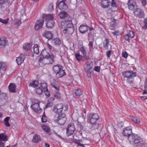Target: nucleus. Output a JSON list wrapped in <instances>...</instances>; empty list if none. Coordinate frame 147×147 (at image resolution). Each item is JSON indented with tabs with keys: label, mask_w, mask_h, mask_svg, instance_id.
<instances>
[{
	"label": "nucleus",
	"mask_w": 147,
	"mask_h": 147,
	"mask_svg": "<svg viewBox=\"0 0 147 147\" xmlns=\"http://www.w3.org/2000/svg\"><path fill=\"white\" fill-rule=\"evenodd\" d=\"M128 140L130 143L133 142L134 146L145 147L147 146L146 143L138 135L132 133L128 138Z\"/></svg>",
	"instance_id": "1"
},
{
	"label": "nucleus",
	"mask_w": 147,
	"mask_h": 147,
	"mask_svg": "<svg viewBox=\"0 0 147 147\" xmlns=\"http://www.w3.org/2000/svg\"><path fill=\"white\" fill-rule=\"evenodd\" d=\"M99 118V116L97 113L89 115L87 121L90 123L88 127L90 129L93 130L98 129L100 125L97 123V121Z\"/></svg>",
	"instance_id": "2"
},
{
	"label": "nucleus",
	"mask_w": 147,
	"mask_h": 147,
	"mask_svg": "<svg viewBox=\"0 0 147 147\" xmlns=\"http://www.w3.org/2000/svg\"><path fill=\"white\" fill-rule=\"evenodd\" d=\"M68 105L67 104L59 103L55 105L52 109V111L56 115H59L68 111Z\"/></svg>",
	"instance_id": "3"
},
{
	"label": "nucleus",
	"mask_w": 147,
	"mask_h": 147,
	"mask_svg": "<svg viewBox=\"0 0 147 147\" xmlns=\"http://www.w3.org/2000/svg\"><path fill=\"white\" fill-rule=\"evenodd\" d=\"M122 75L124 78H126L127 83L131 84L134 82V78L137 76V73L132 70H127L123 71Z\"/></svg>",
	"instance_id": "4"
},
{
	"label": "nucleus",
	"mask_w": 147,
	"mask_h": 147,
	"mask_svg": "<svg viewBox=\"0 0 147 147\" xmlns=\"http://www.w3.org/2000/svg\"><path fill=\"white\" fill-rule=\"evenodd\" d=\"M53 70L56 74V77L57 78L62 77L66 75L63 67L61 65L58 64L54 66L53 67Z\"/></svg>",
	"instance_id": "5"
},
{
	"label": "nucleus",
	"mask_w": 147,
	"mask_h": 147,
	"mask_svg": "<svg viewBox=\"0 0 147 147\" xmlns=\"http://www.w3.org/2000/svg\"><path fill=\"white\" fill-rule=\"evenodd\" d=\"M54 120L61 125L65 124L67 120L65 114L61 113L59 115H55L53 118Z\"/></svg>",
	"instance_id": "6"
},
{
	"label": "nucleus",
	"mask_w": 147,
	"mask_h": 147,
	"mask_svg": "<svg viewBox=\"0 0 147 147\" xmlns=\"http://www.w3.org/2000/svg\"><path fill=\"white\" fill-rule=\"evenodd\" d=\"M51 57L52 58V59L47 58H40L38 61L39 65L41 66H44L46 64L53 63L54 62V60L53 59V56H51Z\"/></svg>",
	"instance_id": "7"
},
{
	"label": "nucleus",
	"mask_w": 147,
	"mask_h": 147,
	"mask_svg": "<svg viewBox=\"0 0 147 147\" xmlns=\"http://www.w3.org/2000/svg\"><path fill=\"white\" fill-rule=\"evenodd\" d=\"M93 63L92 62L89 63L88 61L84 65V67L85 71L88 77H90L91 74L93 71L92 70Z\"/></svg>",
	"instance_id": "8"
},
{
	"label": "nucleus",
	"mask_w": 147,
	"mask_h": 147,
	"mask_svg": "<svg viewBox=\"0 0 147 147\" xmlns=\"http://www.w3.org/2000/svg\"><path fill=\"white\" fill-rule=\"evenodd\" d=\"M76 129L74 123H70L66 129V135L67 136H69L73 135Z\"/></svg>",
	"instance_id": "9"
},
{
	"label": "nucleus",
	"mask_w": 147,
	"mask_h": 147,
	"mask_svg": "<svg viewBox=\"0 0 147 147\" xmlns=\"http://www.w3.org/2000/svg\"><path fill=\"white\" fill-rule=\"evenodd\" d=\"M134 13L135 16L140 18H143L144 16V10L140 8L136 9L134 10Z\"/></svg>",
	"instance_id": "10"
},
{
	"label": "nucleus",
	"mask_w": 147,
	"mask_h": 147,
	"mask_svg": "<svg viewBox=\"0 0 147 147\" xmlns=\"http://www.w3.org/2000/svg\"><path fill=\"white\" fill-rule=\"evenodd\" d=\"M132 127L130 126L124 128L122 132V134L125 137L128 138L132 134Z\"/></svg>",
	"instance_id": "11"
},
{
	"label": "nucleus",
	"mask_w": 147,
	"mask_h": 147,
	"mask_svg": "<svg viewBox=\"0 0 147 147\" xmlns=\"http://www.w3.org/2000/svg\"><path fill=\"white\" fill-rule=\"evenodd\" d=\"M66 0H62L58 3L57 2V5L60 10H66L68 8V5L66 4Z\"/></svg>",
	"instance_id": "12"
},
{
	"label": "nucleus",
	"mask_w": 147,
	"mask_h": 147,
	"mask_svg": "<svg viewBox=\"0 0 147 147\" xmlns=\"http://www.w3.org/2000/svg\"><path fill=\"white\" fill-rule=\"evenodd\" d=\"M61 25L62 28H73V26L71 22L65 21L61 22Z\"/></svg>",
	"instance_id": "13"
},
{
	"label": "nucleus",
	"mask_w": 147,
	"mask_h": 147,
	"mask_svg": "<svg viewBox=\"0 0 147 147\" xmlns=\"http://www.w3.org/2000/svg\"><path fill=\"white\" fill-rule=\"evenodd\" d=\"M7 44L8 40L6 37H0V48H5Z\"/></svg>",
	"instance_id": "14"
},
{
	"label": "nucleus",
	"mask_w": 147,
	"mask_h": 147,
	"mask_svg": "<svg viewBox=\"0 0 147 147\" xmlns=\"http://www.w3.org/2000/svg\"><path fill=\"white\" fill-rule=\"evenodd\" d=\"M44 20L42 19H40L38 20L36 23L34 28L36 30H38L41 28L43 24Z\"/></svg>",
	"instance_id": "15"
},
{
	"label": "nucleus",
	"mask_w": 147,
	"mask_h": 147,
	"mask_svg": "<svg viewBox=\"0 0 147 147\" xmlns=\"http://www.w3.org/2000/svg\"><path fill=\"white\" fill-rule=\"evenodd\" d=\"M39 104L36 105L32 104L31 106V108L34 112L36 113H40L41 112L42 109L40 107Z\"/></svg>",
	"instance_id": "16"
},
{
	"label": "nucleus",
	"mask_w": 147,
	"mask_h": 147,
	"mask_svg": "<svg viewBox=\"0 0 147 147\" xmlns=\"http://www.w3.org/2000/svg\"><path fill=\"white\" fill-rule=\"evenodd\" d=\"M111 3L110 0H101V6L103 9L108 8L109 7Z\"/></svg>",
	"instance_id": "17"
},
{
	"label": "nucleus",
	"mask_w": 147,
	"mask_h": 147,
	"mask_svg": "<svg viewBox=\"0 0 147 147\" xmlns=\"http://www.w3.org/2000/svg\"><path fill=\"white\" fill-rule=\"evenodd\" d=\"M48 40L52 39L51 41V43L55 45H59L61 44V41L60 39L58 38H56L53 39H52L53 37H46Z\"/></svg>",
	"instance_id": "18"
},
{
	"label": "nucleus",
	"mask_w": 147,
	"mask_h": 147,
	"mask_svg": "<svg viewBox=\"0 0 147 147\" xmlns=\"http://www.w3.org/2000/svg\"><path fill=\"white\" fill-rule=\"evenodd\" d=\"M24 53H21L18 57L17 58L16 62L18 65H21L23 62L25 58Z\"/></svg>",
	"instance_id": "19"
},
{
	"label": "nucleus",
	"mask_w": 147,
	"mask_h": 147,
	"mask_svg": "<svg viewBox=\"0 0 147 147\" xmlns=\"http://www.w3.org/2000/svg\"><path fill=\"white\" fill-rule=\"evenodd\" d=\"M51 86H52L56 90H57V91H58L59 88V83L58 82L54 79H52L51 80Z\"/></svg>",
	"instance_id": "20"
},
{
	"label": "nucleus",
	"mask_w": 147,
	"mask_h": 147,
	"mask_svg": "<svg viewBox=\"0 0 147 147\" xmlns=\"http://www.w3.org/2000/svg\"><path fill=\"white\" fill-rule=\"evenodd\" d=\"M41 54L43 56V57L49 58L51 59H52V58L51 57V56H53V59H54L55 58L54 55L49 54L46 50H42L41 52Z\"/></svg>",
	"instance_id": "21"
},
{
	"label": "nucleus",
	"mask_w": 147,
	"mask_h": 147,
	"mask_svg": "<svg viewBox=\"0 0 147 147\" xmlns=\"http://www.w3.org/2000/svg\"><path fill=\"white\" fill-rule=\"evenodd\" d=\"M90 28L86 25H82L79 28L80 32L82 33H84L87 32Z\"/></svg>",
	"instance_id": "22"
},
{
	"label": "nucleus",
	"mask_w": 147,
	"mask_h": 147,
	"mask_svg": "<svg viewBox=\"0 0 147 147\" xmlns=\"http://www.w3.org/2000/svg\"><path fill=\"white\" fill-rule=\"evenodd\" d=\"M127 5L129 9L131 10H135L137 9V7L134 3L133 2L132 0H129L128 2Z\"/></svg>",
	"instance_id": "23"
},
{
	"label": "nucleus",
	"mask_w": 147,
	"mask_h": 147,
	"mask_svg": "<svg viewBox=\"0 0 147 147\" xmlns=\"http://www.w3.org/2000/svg\"><path fill=\"white\" fill-rule=\"evenodd\" d=\"M41 140V137L40 136L37 134H35L33 137L32 140L33 142L35 143H37Z\"/></svg>",
	"instance_id": "24"
},
{
	"label": "nucleus",
	"mask_w": 147,
	"mask_h": 147,
	"mask_svg": "<svg viewBox=\"0 0 147 147\" xmlns=\"http://www.w3.org/2000/svg\"><path fill=\"white\" fill-rule=\"evenodd\" d=\"M16 86L15 84L10 83L9 86L8 88L10 92H16Z\"/></svg>",
	"instance_id": "25"
},
{
	"label": "nucleus",
	"mask_w": 147,
	"mask_h": 147,
	"mask_svg": "<svg viewBox=\"0 0 147 147\" xmlns=\"http://www.w3.org/2000/svg\"><path fill=\"white\" fill-rule=\"evenodd\" d=\"M8 97L7 94L4 93L0 94V102L1 101H6Z\"/></svg>",
	"instance_id": "26"
},
{
	"label": "nucleus",
	"mask_w": 147,
	"mask_h": 147,
	"mask_svg": "<svg viewBox=\"0 0 147 147\" xmlns=\"http://www.w3.org/2000/svg\"><path fill=\"white\" fill-rule=\"evenodd\" d=\"M74 91L76 96L77 97L80 96L83 93L82 91L80 88L75 89L74 90Z\"/></svg>",
	"instance_id": "27"
},
{
	"label": "nucleus",
	"mask_w": 147,
	"mask_h": 147,
	"mask_svg": "<svg viewBox=\"0 0 147 147\" xmlns=\"http://www.w3.org/2000/svg\"><path fill=\"white\" fill-rule=\"evenodd\" d=\"M54 22L53 20H50L49 21L46 22V26L48 28H52L54 25Z\"/></svg>",
	"instance_id": "28"
},
{
	"label": "nucleus",
	"mask_w": 147,
	"mask_h": 147,
	"mask_svg": "<svg viewBox=\"0 0 147 147\" xmlns=\"http://www.w3.org/2000/svg\"><path fill=\"white\" fill-rule=\"evenodd\" d=\"M7 140V136L4 133L0 134V141H6Z\"/></svg>",
	"instance_id": "29"
},
{
	"label": "nucleus",
	"mask_w": 147,
	"mask_h": 147,
	"mask_svg": "<svg viewBox=\"0 0 147 147\" xmlns=\"http://www.w3.org/2000/svg\"><path fill=\"white\" fill-rule=\"evenodd\" d=\"M42 35L44 37H52L53 36L51 32L46 30L44 31Z\"/></svg>",
	"instance_id": "30"
},
{
	"label": "nucleus",
	"mask_w": 147,
	"mask_h": 147,
	"mask_svg": "<svg viewBox=\"0 0 147 147\" xmlns=\"http://www.w3.org/2000/svg\"><path fill=\"white\" fill-rule=\"evenodd\" d=\"M39 87L41 88L43 91H47L48 90L47 84L45 82L41 83Z\"/></svg>",
	"instance_id": "31"
},
{
	"label": "nucleus",
	"mask_w": 147,
	"mask_h": 147,
	"mask_svg": "<svg viewBox=\"0 0 147 147\" xmlns=\"http://www.w3.org/2000/svg\"><path fill=\"white\" fill-rule=\"evenodd\" d=\"M43 20H45V21L47 22L50 20H53V17L52 14L46 15L43 18Z\"/></svg>",
	"instance_id": "32"
},
{
	"label": "nucleus",
	"mask_w": 147,
	"mask_h": 147,
	"mask_svg": "<svg viewBox=\"0 0 147 147\" xmlns=\"http://www.w3.org/2000/svg\"><path fill=\"white\" fill-rule=\"evenodd\" d=\"M109 39L106 38L105 40L103 42V46L104 48L106 49H107L108 48L109 45Z\"/></svg>",
	"instance_id": "33"
},
{
	"label": "nucleus",
	"mask_w": 147,
	"mask_h": 147,
	"mask_svg": "<svg viewBox=\"0 0 147 147\" xmlns=\"http://www.w3.org/2000/svg\"><path fill=\"white\" fill-rule=\"evenodd\" d=\"M68 15L67 13L65 11H63L60 12L59 14V16L61 19H64Z\"/></svg>",
	"instance_id": "34"
},
{
	"label": "nucleus",
	"mask_w": 147,
	"mask_h": 147,
	"mask_svg": "<svg viewBox=\"0 0 147 147\" xmlns=\"http://www.w3.org/2000/svg\"><path fill=\"white\" fill-rule=\"evenodd\" d=\"M23 49L26 50H30L31 48V44L30 43H26L23 45Z\"/></svg>",
	"instance_id": "35"
},
{
	"label": "nucleus",
	"mask_w": 147,
	"mask_h": 147,
	"mask_svg": "<svg viewBox=\"0 0 147 147\" xmlns=\"http://www.w3.org/2000/svg\"><path fill=\"white\" fill-rule=\"evenodd\" d=\"M54 98L51 97L49 100L47 106L49 107H51L53 105V101L54 100Z\"/></svg>",
	"instance_id": "36"
},
{
	"label": "nucleus",
	"mask_w": 147,
	"mask_h": 147,
	"mask_svg": "<svg viewBox=\"0 0 147 147\" xmlns=\"http://www.w3.org/2000/svg\"><path fill=\"white\" fill-rule=\"evenodd\" d=\"M6 65L5 63L3 61H0V69H1L3 71L6 70Z\"/></svg>",
	"instance_id": "37"
},
{
	"label": "nucleus",
	"mask_w": 147,
	"mask_h": 147,
	"mask_svg": "<svg viewBox=\"0 0 147 147\" xmlns=\"http://www.w3.org/2000/svg\"><path fill=\"white\" fill-rule=\"evenodd\" d=\"M33 50L34 53L36 54H38L39 53V48L38 45L36 44L34 45L33 48Z\"/></svg>",
	"instance_id": "38"
},
{
	"label": "nucleus",
	"mask_w": 147,
	"mask_h": 147,
	"mask_svg": "<svg viewBox=\"0 0 147 147\" xmlns=\"http://www.w3.org/2000/svg\"><path fill=\"white\" fill-rule=\"evenodd\" d=\"M41 127L43 130L47 133L49 132L50 131L49 128L47 125H42Z\"/></svg>",
	"instance_id": "39"
},
{
	"label": "nucleus",
	"mask_w": 147,
	"mask_h": 147,
	"mask_svg": "<svg viewBox=\"0 0 147 147\" xmlns=\"http://www.w3.org/2000/svg\"><path fill=\"white\" fill-rule=\"evenodd\" d=\"M144 26L142 27V28L144 30L147 29V18H145L143 20Z\"/></svg>",
	"instance_id": "40"
},
{
	"label": "nucleus",
	"mask_w": 147,
	"mask_h": 147,
	"mask_svg": "<svg viewBox=\"0 0 147 147\" xmlns=\"http://www.w3.org/2000/svg\"><path fill=\"white\" fill-rule=\"evenodd\" d=\"M9 117H7L5 118L4 119L5 125L7 127H9L10 126V125L9 122Z\"/></svg>",
	"instance_id": "41"
},
{
	"label": "nucleus",
	"mask_w": 147,
	"mask_h": 147,
	"mask_svg": "<svg viewBox=\"0 0 147 147\" xmlns=\"http://www.w3.org/2000/svg\"><path fill=\"white\" fill-rule=\"evenodd\" d=\"M89 29V32L88 33V36L89 37H91L92 36H94V29H93V28H90Z\"/></svg>",
	"instance_id": "42"
},
{
	"label": "nucleus",
	"mask_w": 147,
	"mask_h": 147,
	"mask_svg": "<svg viewBox=\"0 0 147 147\" xmlns=\"http://www.w3.org/2000/svg\"><path fill=\"white\" fill-rule=\"evenodd\" d=\"M35 91L37 94H40L42 93L43 90L41 88L38 87L35 89Z\"/></svg>",
	"instance_id": "43"
},
{
	"label": "nucleus",
	"mask_w": 147,
	"mask_h": 147,
	"mask_svg": "<svg viewBox=\"0 0 147 147\" xmlns=\"http://www.w3.org/2000/svg\"><path fill=\"white\" fill-rule=\"evenodd\" d=\"M74 141L75 143L77 144L78 145V146L82 147H84V144L80 143V142L81 141V140L75 139L74 140Z\"/></svg>",
	"instance_id": "44"
},
{
	"label": "nucleus",
	"mask_w": 147,
	"mask_h": 147,
	"mask_svg": "<svg viewBox=\"0 0 147 147\" xmlns=\"http://www.w3.org/2000/svg\"><path fill=\"white\" fill-rule=\"evenodd\" d=\"M131 119L133 121L136 123L139 124L140 122V120L136 117H132L131 118Z\"/></svg>",
	"instance_id": "45"
},
{
	"label": "nucleus",
	"mask_w": 147,
	"mask_h": 147,
	"mask_svg": "<svg viewBox=\"0 0 147 147\" xmlns=\"http://www.w3.org/2000/svg\"><path fill=\"white\" fill-rule=\"evenodd\" d=\"M66 29L67 31V34L69 35L71 34L74 31L73 28H67Z\"/></svg>",
	"instance_id": "46"
},
{
	"label": "nucleus",
	"mask_w": 147,
	"mask_h": 147,
	"mask_svg": "<svg viewBox=\"0 0 147 147\" xmlns=\"http://www.w3.org/2000/svg\"><path fill=\"white\" fill-rule=\"evenodd\" d=\"M47 47L51 51L53 52H55L56 51V50L54 48L50 45L48 43H47Z\"/></svg>",
	"instance_id": "47"
},
{
	"label": "nucleus",
	"mask_w": 147,
	"mask_h": 147,
	"mask_svg": "<svg viewBox=\"0 0 147 147\" xmlns=\"http://www.w3.org/2000/svg\"><path fill=\"white\" fill-rule=\"evenodd\" d=\"M54 96L57 98L59 99L61 98V96L59 92V91L56 90L55 92L54 93Z\"/></svg>",
	"instance_id": "48"
},
{
	"label": "nucleus",
	"mask_w": 147,
	"mask_h": 147,
	"mask_svg": "<svg viewBox=\"0 0 147 147\" xmlns=\"http://www.w3.org/2000/svg\"><path fill=\"white\" fill-rule=\"evenodd\" d=\"M32 104L36 105L37 104H40V102L39 100L36 98H33L31 100Z\"/></svg>",
	"instance_id": "49"
},
{
	"label": "nucleus",
	"mask_w": 147,
	"mask_h": 147,
	"mask_svg": "<svg viewBox=\"0 0 147 147\" xmlns=\"http://www.w3.org/2000/svg\"><path fill=\"white\" fill-rule=\"evenodd\" d=\"M9 2L7 0H0V4L2 5H8Z\"/></svg>",
	"instance_id": "50"
},
{
	"label": "nucleus",
	"mask_w": 147,
	"mask_h": 147,
	"mask_svg": "<svg viewBox=\"0 0 147 147\" xmlns=\"http://www.w3.org/2000/svg\"><path fill=\"white\" fill-rule=\"evenodd\" d=\"M75 56L77 60L78 61H80L82 59V57L79 53H76L75 54Z\"/></svg>",
	"instance_id": "51"
},
{
	"label": "nucleus",
	"mask_w": 147,
	"mask_h": 147,
	"mask_svg": "<svg viewBox=\"0 0 147 147\" xmlns=\"http://www.w3.org/2000/svg\"><path fill=\"white\" fill-rule=\"evenodd\" d=\"M38 82L37 81H35L32 82V83H31L30 85L33 87H36L38 86Z\"/></svg>",
	"instance_id": "52"
},
{
	"label": "nucleus",
	"mask_w": 147,
	"mask_h": 147,
	"mask_svg": "<svg viewBox=\"0 0 147 147\" xmlns=\"http://www.w3.org/2000/svg\"><path fill=\"white\" fill-rule=\"evenodd\" d=\"M80 51L83 54L84 56L85 57L86 56V51L83 46L80 48Z\"/></svg>",
	"instance_id": "53"
},
{
	"label": "nucleus",
	"mask_w": 147,
	"mask_h": 147,
	"mask_svg": "<svg viewBox=\"0 0 147 147\" xmlns=\"http://www.w3.org/2000/svg\"><path fill=\"white\" fill-rule=\"evenodd\" d=\"M128 36V37H134L135 35L134 32L133 31H130L128 34L126 35Z\"/></svg>",
	"instance_id": "54"
},
{
	"label": "nucleus",
	"mask_w": 147,
	"mask_h": 147,
	"mask_svg": "<svg viewBox=\"0 0 147 147\" xmlns=\"http://www.w3.org/2000/svg\"><path fill=\"white\" fill-rule=\"evenodd\" d=\"M112 1L111 3V5L112 7H115L117 9V7L116 3L114 1V0H112Z\"/></svg>",
	"instance_id": "55"
},
{
	"label": "nucleus",
	"mask_w": 147,
	"mask_h": 147,
	"mask_svg": "<svg viewBox=\"0 0 147 147\" xmlns=\"http://www.w3.org/2000/svg\"><path fill=\"white\" fill-rule=\"evenodd\" d=\"M41 121L42 123L45 122L47 121V117L45 115L42 116L41 118Z\"/></svg>",
	"instance_id": "56"
},
{
	"label": "nucleus",
	"mask_w": 147,
	"mask_h": 147,
	"mask_svg": "<svg viewBox=\"0 0 147 147\" xmlns=\"http://www.w3.org/2000/svg\"><path fill=\"white\" fill-rule=\"evenodd\" d=\"M8 19L6 20H3L0 18V22H1L4 24H7L8 22Z\"/></svg>",
	"instance_id": "57"
},
{
	"label": "nucleus",
	"mask_w": 147,
	"mask_h": 147,
	"mask_svg": "<svg viewBox=\"0 0 147 147\" xmlns=\"http://www.w3.org/2000/svg\"><path fill=\"white\" fill-rule=\"evenodd\" d=\"M53 3L50 4L49 6V11H51L53 9Z\"/></svg>",
	"instance_id": "58"
},
{
	"label": "nucleus",
	"mask_w": 147,
	"mask_h": 147,
	"mask_svg": "<svg viewBox=\"0 0 147 147\" xmlns=\"http://www.w3.org/2000/svg\"><path fill=\"white\" fill-rule=\"evenodd\" d=\"M113 34H114V36H119L121 34L120 32L119 31H116L113 32Z\"/></svg>",
	"instance_id": "59"
},
{
	"label": "nucleus",
	"mask_w": 147,
	"mask_h": 147,
	"mask_svg": "<svg viewBox=\"0 0 147 147\" xmlns=\"http://www.w3.org/2000/svg\"><path fill=\"white\" fill-rule=\"evenodd\" d=\"M122 55L123 57L126 58L128 56V54L126 52L124 51L122 52Z\"/></svg>",
	"instance_id": "60"
},
{
	"label": "nucleus",
	"mask_w": 147,
	"mask_h": 147,
	"mask_svg": "<svg viewBox=\"0 0 147 147\" xmlns=\"http://www.w3.org/2000/svg\"><path fill=\"white\" fill-rule=\"evenodd\" d=\"M100 67L98 66H95L94 70L97 72H99L100 71Z\"/></svg>",
	"instance_id": "61"
},
{
	"label": "nucleus",
	"mask_w": 147,
	"mask_h": 147,
	"mask_svg": "<svg viewBox=\"0 0 147 147\" xmlns=\"http://www.w3.org/2000/svg\"><path fill=\"white\" fill-rule=\"evenodd\" d=\"M142 5L143 6H145L146 4V0H142Z\"/></svg>",
	"instance_id": "62"
},
{
	"label": "nucleus",
	"mask_w": 147,
	"mask_h": 147,
	"mask_svg": "<svg viewBox=\"0 0 147 147\" xmlns=\"http://www.w3.org/2000/svg\"><path fill=\"white\" fill-rule=\"evenodd\" d=\"M111 51H109L107 52V55L108 58H109L110 57L111 55Z\"/></svg>",
	"instance_id": "63"
},
{
	"label": "nucleus",
	"mask_w": 147,
	"mask_h": 147,
	"mask_svg": "<svg viewBox=\"0 0 147 147\" xmlns=\"http://www.w3.org/2000/svg\"><path fill=\"white\" fill-rule=\"evenodd\" d=\"M144 87L145 89L147 88V78L145 80Z\"/></svg>",
	"instance_id": "64"
}]
</instances>
